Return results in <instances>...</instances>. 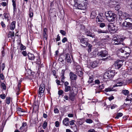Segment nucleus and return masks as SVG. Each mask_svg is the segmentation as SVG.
Instances as JSON below:
<instances>
[{"label":"nucleus","instance_id":"obj_42","mask_svg":"<svg viewBox=\"0 0 132 132\" xmlns=\"http://www.w3.org/2000/svg\"><path fill=\"white\" fill-rule=\"evenodd\" d=\"M113 89V88H111V87H108L107 88H106L104 90L106 92H110V91H112V89Z\"/></svg>","mask_w":132,"mask_h":132},{"label":"nucleus","instance_id":"obj_22","mask_svg":"<svg viewBox=\"0 0 132 132\" xmlns=\"http://www.w3.org/2000/svg\"><path fill=\"white\" fill-rule=\"evenodd\" d=\"M97 62L96 61H94L91 62L89 65L92 68H94L97 66Z\"/></svg>","mask_w":132,"mask_h":132},{"label":"nucleus","instance_id":"obj_4","mask_svg":"<svg viewBox=\"0 0 132 132\" xmlns=\"http://www.w3.org/2000/svg\"><path fill=\"white\" fill-rule=\"evenodd\" d=\"M78 38L80 41L81 45L85 47L88 45V40L87 38H83V37H80V36H78Z\"/></svg>","mask_w":132,"mask_h":132},{"label":"nucleus","instance_id":"obj_55","mask_svg":"<svg viewBox=\"0 0 132 132\" xmlns=\"http://www.w3.org/2000/svg\"><path fill=\"white\" fill-rule=\"evenodd\" d=\"M74 122L75 121L73 120L70 121V122L69 121L70 125H73L74 124Z\"/></svg>","mask_w":132,"mask_h":132},{"label":"nucleus","instance_id":"obj_53","mask_svg":"<svg viewBox=\"0 0 132 132\" xmlns=\"http://www.w3.org/2000/svg\"><path fill=\"white\" fill-rule=\"evenodd\" d=\"M67 38L66 37H64V38L62 40V42L63 43H64L66 42L67 41Z\"/></svg>","mask_w":132,"mask_h":132},{"label":"nucleus","instance_id":"obj_3","mask_svg":"<svg viewBox=\"0 0 132 132\" xmlns=\"http://www.w3.org/2000/svg\"><path fill=\"white\" fill-rule=\"evenodd\" d=\"M45 89V85L43 83L41 84L39 86V89L38 91V96H39L40 97L43 96Z\"/></svg>","mask_w":132,"mask_h":132},{"label":"nucleus","instance_id":"obj_43","mask_svg":"<svg viewBox=\"0 0 132 132\" xmlns=\"http://www.w3.org/2000/svg\"><path fill=\"white\" fill-rule=\"evenodd\" d=\"M88 47V51L89 52H90L91 51V49L92 48V45L90 44H88L87 46Z\"/></svg>","mask_w":132,"mask_h":132},{"label":"nucleus","instance_id":"obj_39","mask_svg":"<svg viewBox=\"0 0 132 132\" xmlns=\"http://www.w3.org/2000/svg\"><path fill=\"white\" fill-rule=\"evenodd\" d=\"M1 87L4 90H5L6 89V86L5 84L3 83H2L1 84Z\"/></svg>","mask_w":132,"mask_h":132},{"label":"nucleus","instance_id":"obj_59","mask_svg":"<svg viewBox=\"0 0 132 132\" xmlns=\"http://www.w3.org/2000/svg\"><path fill=\"white\" fill-rule=\"evenodd\" d=\"M117 106V105L116 104H113L111 106V109H114Z\"/></svg>","mask_w":132,"mask_h":132},{"label":"nucleus","instance_id":"obj_21","mask_svg":"<svg viewBox=\"0 0 132 132\" xmlns=\"http://www.w3.org/2000/svg\"><path fill=\"white\" fill-rule=\"evenodd\" d=\"M75 5L85 2H87V0H74Z\"/></svg>","mask_w":132,"mask_h":132},{"label":"nucleus","instance_id":"obj_18","mask_svg":"<svg viewBox=\"0 0 132 132\" xmlns=\"http://www.w3.org/2000/svg\"><path fill=\"white\" fill-rule=\"evenodd\" d=\"M16 112L18 114L21 116H23V113L25 112L24 110L19 108L17 109Z\"/></svg>","mask_w":132,"mask_h":132},{"label":"nucleus","instance_id":"obj_7","mask_svg":"<svg viewBox=\"0 0 132 132\" xmlns=\"http://www.w3.org/2000/svg\"><path fill=\"white\" fill-rule=\"evenodd\" d=\"M87 3H83L75 5L77 6V7L78 9L84 10L86 9V6L87 5Z\"/></svg>","mask_w":132,"mask_h":132},{"label":"nucleus","instance_id":"obj_16","mask_svg":"<svg viewBox=\"0 0 132 132\" xmlns=\"http://www.w3.org/2000/svg\"><path fill=\"white\" fill-rule=\"evenodd\" d=\"M43 34L44 39L47 40L48 36V32L47 29L46 28H44Z\"/></svg>","mask_w":132,"mask_h":132},{"label":"nucleus","instance_id":"obj_19","mask_svg":"<svg viewBox=\"0 0 132 132\" xmlns=\"http://www.w3.org/2000/svg\"><path fill=\"white\" fill-rule=\"evenodd\" d=\"M65 59L67 63H70L72 61L69 54L67 53L65 54Z\"/></svg>","mask_w":132,"mask_h":132},{"label":"nucleus","instance_id":"obj_37","mask_svg":"<svg viewBox=\"0 0 132 132\" xmlns=\"http://www.w3.org/2000/svg\"><path fill=\"white\" fill-rule=\"evenodd\" d=\"M119 53L120 54H122V53H124L125 55H127V54H128V53H127L124 50L122 49H120L119 50Z\"/></svg>","mask_w":132,"mask_h":132},{"label":"nucleus","instance_id":"obj_31","mask_svg":"<svg viewBox=\"0 0 132 132\" xmlns=\"http://www.w3.org/2000/svg\"><path fill=\"white\" fill-rule=\"evenodd\" d=\"M97 31L98 33H107L108 32L107 30H102L101 29H98Z\"/></svg>","mask_w":132,"mask_h":132},{"label":"nucleus","instance_id":"obj_41","mask_svg":"<svg viewBox=\"0 0 132 132\" xmlns=\"http://www.w3.org/2000/svg\"><path fill=\"white\" fill-rule=\"evenodd\" d=\"M86 122L88 123H90L93 122V121L90 119H87L86 120Z\"/></svg>","mask_w":132,"mask_h":132},{"label":"nucleus","instance_id":"obj_36","mask_svg":"<svg viewBox=\"0 0 132 132\" xmlns=\"http://www.w3.org/2000/svg\"><path fill=\"white\" fill-rule=\"evenodd\" d=\"M65 58L64 56L63 55H61L59 58V60L61 62L64 61V59Z\"/></svg>","mask_w":132,"mask_h":132},{"label":"nucleus","instance_id":"obj_2","mask_svg":"<svg viewBox=\"0 0 132 132\" xmlns=\"http://www.w3.org/2000/svg\"><path fill=\"white\" fill-rule=\"evenodd\" d=\"M114 75V72L113 70L106 72L103 76V78L105 79H108L113 77Z\"/></svg>","mask_w":132,"mask_h":132},{"label":"nucleus","instance_id":"obj_32","mask_svg":"<svg viewBox=\"0 0 132 132\" xmlns=\"http://www.w3.org/2000/svg\"><path fill=\"white\" fill-rule=\"evenodd\" d=\"M132 98V93L128 95L127 96L125 100L126 101H129Z\"/></svg>","mask_w":132,"mask_h":132},{"label":"nucleus","instance_id":"obj_14","mask_svg":"<svg viewBox=\"0 0 132 132\" xmlns=\"http://www.w3.org/2000/svg\"><path fill=\"white\" fill-rule=\"evenodd\" d=\"M104 18L103 13H100L97 16L96 18V21L99 22L103 21Z\"/></svg>","mask_w":132,"mask_h":132},{"label":"nucleus","instance_id":"obj_27","mask_svg":"<svg viewBox=\"0 0 132 132\" xmlns=\"http://www.w3.org/2000/svg\"><path fill=\"white\" fill-rule=\"evenodd\" d=\"M14 34L13 32L10 31L8 35V38H11L12 39L14 38Z\"/></svg>","mask_w":132,"mask_h":132},{"label":"nucleus","instance_id":"obj_11","mask_svg":"<svg viewBox=\"0 0 132 132\" xmlns=\"http://www.w3.org/2000/svg\"><path fill=\"white\" fill-rule=\"evenodd\" d=\"M98 56H100L102 57H105L107 56L108 55V52L106 50L98 52L97 53Z\"/></svg>","mask_w":132,"mask_h":132},{"label":"nucleus","instance_id":"obj_62","mask_svg":"<svg viewBox=\"0 0 132 132\" xmlns=\"http://www.w3.org/2000/svg\"><path fill=\"white\" fill-rule=\"evenodd\" d=\"M69 83L68 81H65L64 83V87L68 86Z\"/></svg>","mask_w":132,"mask_h":132},{"label":"nucleus","instance_id":"obj_15","mask_svg":"<svg viewBox=\"0 0 132 132\" xmlns=\"http://www.w3.org/2000/svg\"><path fill=\"white\" fill-rule=\"evenodd\" d=\"M69 76L70 78L72 80H76L77 79V75L71 72L70 73Z\"/></svg>","mask_w":132,"mask_h":132},{"label":"nucleus","instance_id":"obj_9","mask_svg":"<svg viewBox=\"0 0 132 132\" xmlns=\"http://www.w3.org/2000/svg\"><path fill=\"white\" fill-rule=\"evenodd\" d=\"M76 73L80 77H81L83 74L82 69L79 65L77 66L76 68Z\"/></svg>","mask_w":132,"mask_h":132},{"label":"nucleus","instance_id":"obj_13","mask_svg":"<svg viewBox=\"0 0 132 132\" xmlns=\"http://www.w3.org/2000/svg\"><path fill=\"white\" fill-rule=\"evenodd\" d=\"M120 78L117 79L115 80V81L116 82L117 84L114 85L113 87H114L117 86H122L123 84V82L122 81H121Z\"/></svg>","mask_w":132,"mask_h":132},{"label":"nucleus","instance_id":"obj_8","mask_svg":"<svg viewBox=\"0 0 132 132\" xmlns=\"http://www.w3.org/2000/svg\"><path fill=\"white\" fill-rule=\"evenodd\" d=\"M124 61L122 60H118L114 64L115 68L118 69H119L123 65Z\"/></svg>","mask_w":132,"mask_h":132},{"label":"nucleus","instance_id":"obj_52","mask_svg":"<svg viewBox=\"0 0 132 132\" xmlns=\"http://www.w3.org/2000/svg\"><path fill=\"white\" fill-rule=\"evenodd\" d=\"M120 8V6L119 5H117L115 7V9L116 10H118Z\"/></svg>","mask_w":132,"mask_h":132},{"label":"nucleus","instance_id":"obj_1","mask_svg":"<svg viewBox=\"0 0 132 132\" xmlns=\"http://www.w3.org/2000/svg\"><path fill=\"white\" fill-rule=\"evenodd\" d=\"M105 15L106 18L109 22H113L117 18V15L116 14L111 11L106 12L105 14Z\"/></svg>","mask_w":132,"mask_h":132},{"label":"nucleus","instance_id":"obj_50","mask_svg":"<svg viewBox=\"0 0 132 132\" xmlns=\"http://www.w3.org/2000/svg\"><path fill=\"white\" fill-rule=\"evenodd\" d=\"M63 91L62 90H59L58 91V94L59 95H62L63 93Z\"/></svg>","mask_w":132,"mask_h":132},{"label":"nucleus","instance_id":"obj_63","mask_svg":"<svg viewBox=\"0 0 132 132\" xmlns=\"http://www.w3.org/2000/svg\"><path fill=\"white\" fill-rule=\"evenodd\" d=\"M1 5L3 6H5L6 5V3L5 2H2L1 3Z\"/></svg>","mask_w":132,"mask_h":132},{"label":"nucleus","instance_id":"obj_23","mask_svg":"<svg viewBox=\"0 0 132 132\" xmlns=\"http://www.w3.org/2000/svg\"><path fill=\"white\" fill-rule=\"evenodd\" d=\"M69 119L68 118H66L63 120V123L65 126H68L69 125Z\"/></svg>","mask_w":132,"mask_h":132},{"label":"nucleus","instance_id":"obj_49","mask_svg":"<svg viewBox=\"0 0 132 132\" xmlns=\"http://www.w3.org/2000/svg\"><path fill=\"white\" fill-rule=\"evenodd\" d=\"M0 97L1 98L3 99H4L6 97L5 94H2L0 95Z\"/></svg>","mask_w":132,"mask_h":132},{"label":"nucleus","instance_id":"obj_29","mask_svg":"<svg viewBox=\"0 0 132 132\" xmlns=\"http://www.w3.org/2000/svg\"><path fill=\"white\" fill-rule=\"evenodd\" d=\"M96 15V14L95 11H93L92 12L90 15V18L92 19H93L95 18Z\"/></svg>","mask_w":132,"mask_h":132},{"label":"nucleus","instance_id":"obj_54","mask_svg":"<svg viewBox=\"0 0 132 132\" xmlns=\"http://www.w3.org/2000/svg\"><path fill=\"white\" fill-rule=\"evenodd\" d=\"M55 126L56 127H58L59 126V122L58 121H56L55 122Z\"/></svg>","mask_w":132,"mask_h":132},{"label":"nucleus","instance_id":"obj_34","mask_svg":"<svg viewBox=\"0 0 132 132\" xmlns=\"http://www.w3.org/2000/svg\"><path fill=\"white\" fill-rule=\"evenodd\" d=\"M123 116V114L122 113H118L117 114L115 118L116 119H118L119 117H121Z\"/></svg>","mask_w":132,"mask_h":132},{"label":"nucleus","instance_id":"obj_20","mask_svg":"<svg viewBox=\"0 0 132 132\" xmlns=\"http://www.w3.org/2000/svg\"><path fill=\"white\" fill-rule=\"evenodd\" d=\"M28 57L29 59L32 61H34L35 60V59H36L34 55L31 53H28Z\"/></svg>","mask_w":132,"mask_h":132},{"label":"nucleus","instance_id":"obj_48","mask_svg":"<svg viewBox=\"0 0 132 132\" xmlns=\"http://www.w3.org/2000/svg\"><path fill=\"white\" fill-rule=\"evenodd\" d=\"M60 33L63 36H64L66 34V32L65 31L63 30H60Z\"/></svg>","mask_w":132,"mask_h":132},{"label":"nucleus","instance_id":"obj_47","mask_svg":"<svg viewBox=\"0 0 132 132\" xmlns=\"http://www.w3.org/2000/svg\"><path fill=\"white\" fill-rule=\"evenodd\" d=\"M132 23H130L129 22H127V27H130L131 28Z\"/></svg>","mask_w":132,"mask_h":132},{"label":"nucleus","instance_id":"obj_38","mask_svg":"<svg viewBox=\"0 0 132 132\" xmlns=\"http://www.w3.org/2000/svg\"><path fill=\"white\" fill-rule=\"evenodd\" d=\"M47 122L46 121H45L43 125V128L45 129L47 126Z\"/></svg>","mask_w":132,"mask_h":132},{"label":"nucleus","instance_id":"obj_30","mask_svg":"<svg viewBox=\"0 0 132 132\" xmlns=\"http://www.w3.org/2000/svg\"><path fill=\"white\" fill-rule=\"evenodd\" d=\"M129 15L127 13H125L122 15V17L124 19H127L129 17Z\"/></svg>","mask_w":132,"mask_h":132},{"label":"nucleus","instance_id":"obj_45","mask_svg":"<svg viewBox=\"0 0 132 132\" xmlns=\"http://www.w3.org/2000/svg\"><path fill=\"white\" fill-rule=\"evenodd\" d=\"M93 78L91 77V76H90L89 77V79L88 81V82L89 83H92L93 81Z\"/></svg>","mask_w":132,"mask_h":132},{"label":"nucleus","instance_id":"obj_51","mask_svg":"<svg viewBox=\"0 0 132 132\" xmlns=\"http://www.w3.org/2000/svg\"><path fill=\"white\" fill-rule=\"evenodd\" d=\"M104 86L103 84H102L101 85H100L98 88L99 89H102L104 88Z\"/></svg>","mask_w":132,"mask_h":132},{"label":"nucleus","instance_id":"obj_35","mask_svg":"<svg viewBox=\"0 0 132 132\" xmlns=\"http://www.w3.org/2000/svg\"><path fill=\"white\" fill-rule=\"evenodd\" d=\"M11 98L10 97H8L6 98V102L8 104H9L10 103Z\"/></svg>","mask_w":132,"mask_h":132},{"label":"nucleus","instance_id":"obj_58","mask_svg":"<svg viewBox=\"0 0 132 132\" xmlns=\"http://www.w3.org/2000/svg\"><path fill=\"white\" fill-rule=\"evenodd\" d=\"M55 39L57 41H59L60 40V37L59 36V34L58 35H57V37Z\"/></svg>","mask_w":132,"mask_h":132},{"label":"nucleus","instance_id":"obj_56","mask_svg":"<svg viewBox=\"0 0 132 132\" xmlns=\"http://www.w3.org/2000/svg\"><path fill=\"white\" fill-rule=\"evenodd\" d=\"M122 25L123 27H127V22L126 21L124 22L122 24Z\"/></svg>","mask_w":132,"mask_h":132},{"label":"nucleus","instance_id":"obj_44","mask_svg":"<svg viewBox=\"0 0 132 132\" xmlns=\"http://www.w3.org/2000/svg\"><path fill=\"white\" fill-rule=\"evenodd\" d=\"M26 48V47L23 46L22 44H21L20 45V49L21 50H24Z\"/></svg>","mask_w":132,"mask_h":132},{"label":"nucleus","instance_id":"obj_40","mask_svg":"<svg viewBox=\"0 0 132 132\" xmlns=\"http://www.w3.org/2000/svg\"><path fill=\"white\" fill-rule=\"evenodd\" d=\"M31 9H30L29 10V17L30 18H31L33 16V13L32 12V11H31Z\"/></svg>","mask_w":132,"mask_h":132},{"label":"nucleus","instance_id":"obj_61","mask_svg":"<svg viewBox=\"0 0 132 132\" xmlns=\"http://www.w3.org/2000/svg\"><path fill=\"white\" fill-rule=\"evenodd\" d=\"M56 82L57 85H61L60 84L61 82L59 80H56Z\"/></svg>","mask_w":132,"mask_h":132},{"label":"nucleus","instance_id":"obj_17","mask_svg":"<svg viewBox=\"0 0 132 132\" xmlns=\"http://www.w3.org/2000/svg\"><path fill=\"white\" fill-rule=\"evenodd\" d=\"M85 33V34L88 36H90L92 38L95 37V34L91 32L89 30H87L86 31Z\"/></svg>","mask_w":132,"mask_h":132},{"label":"nucleus","instance_id":"obj_60","mask_svg":"<svg viewBox=\"0 0 132 132\" xmlns=\"http://www.w3.org/2000/svg\"><path fill=\"white\" fill-rule=\"evenodd\" d=\"M22 54L24 56H26L27 55V53L26 51H23L22 52Z\"/></svg>","mask_w":132,"mask_h":132},{"label":"nucleus","instance_id":"obj_28","mask_svg":"<svg viewBox=\"0 0 132 132\" xmlns=\"http://www.w3.org/2000/svg\"><path fill=\"white\" fill-rule=\"evenodd\" d=\"M15 1L16 0H12L14 11H16V4L15 3Z\"/></svg>","mask_w":132,"mask_h":132},{"label":"nucleus","instance_id":"obj_33","mask_svg":"<svg viewBox=\"0 0 132 132\" xmlns=\"http://www.w3.org/2000/svg\"><path fill=\"white\" fill-rule=\"evenodd\" d=\"M122 92L125 95H127L129 93V91L126 89L123 90Z\"/></svg>","mask_w":132,"mask_h":132},{"label":"nucleus","instance_id":"obj_57","mask_svg":"<svg viewBox=\"0 0 132 132\" xmlns=\"http://www.w3.org/2000/svg\"><path fill=\"white\" fill-rule=\"evenodd\" d=\"M54 112L55 113H57L59 112V111L58 109L56 108L54 109Z\"/></svg>","mask_w":132,"mask_h":132},{"label":"nucleus","instance_id":"obj_26","mask_svg":"<svg viewBox=\"0 0 132 132\" xmlns=\"http://www.w3.org/2000/svg\"><path fill=\"white\" fill-rule=\"evenodd\" d=\"M34 62H36L37 64L39 65L40 64H41L40 59L39 57H36V59H35V60H34Z\"/></svg>","mask_w":132,"mask_h":132},{"label":"nucleus","instance_id":"obj_46","mask_svg":"<svg viewBox=\"0 0 132 132\" xmlns=\"http://www.w3.org/2000/svg\"><path fill=\"white\" fill-rule=\"evenodd\" d=\"M105 26V24L104 23H101L99 24V26L102 28L104 27Z\"/></svg>","mask_w":132,"mask_h":132},{"label":"nucleus","instance_id":"obj_10","mask_svg":"<svg viewBox=\"0 0 132 132\" xmlns=\"http://www.w3.org/2000/svg\"><path fill=\"white\" fill-rule=\"evenodd\" d=\"M108 29L112 32L114 33L117 30V29L115 28V27L112 23H110L107 26Z\"/></svg>","mask_w":132,"mask_h":132},{"label":"nucleus","instance_id":"obj_25","mask_svg":"<svg viewBox=\"0 0 132 132\" xmlns=\"http://www.w3.org/2000/svg\"><path fill=\"white\" fill-rule=\"evenodd\" d=\"M16 22L15 21L12 22L11 23L10 29L12 30H13L15 28Z\"/></svg>","mask_w":132,"mask_h":132},{"label":"nucleus","instance_id":"obj_64","mask_svg":"<svg viewBox=\"0 0 132 132\" xmlns=\"http://www.w3.org/2000/svg\"><path fill=\"white\" fill-rule=\"evenodd\" d=\"M88 132H95V130L93 129H90L88 131Z\"/></svg>","mask_w":132,"mask_h":132},{"label":"nucleus","instance_id":"obj_24","mask_svg":"<svg viewBox=\"0 0 132 132\" xmlns=\"http://www.w3.org/2000/svg\"><path fill=\"white\" fill-rule=\"evenodd\" d=\"M27 125V123L26 122H23L22 123V126H21L20 128V130H21V131H23L24 130H25V127H26Z\"/></svg>","mask_w":132,"mask_h":132},{"label":"nucleus","instance_id":"obj_5","mask_svg":"<svg viewBox=\"0 0 132 132\" xmlns=\"http://www.w3.org/2000/svg\"><path fill=\"white\" fill-rule=\"evenodd\" d=\"M77 89H76L74 91H73L72 89L70 92V93L69 94V98L72 101H74L75 96L77 93Z\"/></svg>","mask_w":132,"mask_h":132},{"label":"nucleus","instance_id":"obj_6","mask_svg":"<svg viewBox=\"0 0 132 132\" xmlns=\"http://www.w3.org/2000/svg\"><path fill=\"white\" fill-rule=\"evenodd\" d=\"M112 42H114V43L115 45H119L121 44L122 42L123 39L120 37H115L113 38Z\"/></svg>","mask_w":132,"mask_h":132},{"label":"nucleus","instance_id":"obj_12","mask_svg":"<svg viewBox=\"0 0 132 132\" xmlns=\"http://www.w3.org/2000/svg\"><path fill=\"white\" fill-rule=\"evenodd\" d=\"M76 89H77L75 87H71L70 86H67L65 87V89L64 91L65 92H69V93L71 90H73V91L75 90Z\"/></svg>","mask_w":132,"mask_h":132}]
</instances>
